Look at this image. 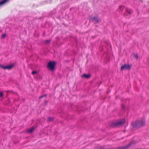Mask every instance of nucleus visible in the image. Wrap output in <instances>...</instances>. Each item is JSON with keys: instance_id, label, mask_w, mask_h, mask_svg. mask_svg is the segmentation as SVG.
<instances>
[{"instance_id": "nucleus-3", "label": "nucleus", "mask_w": 149, "mask_h": 149, "mask_svg": "<svg viewBox=\"0 0 149 149\" xmlns=\"http://www.w3.org/2000/svg\"><path fill=\"white\" fill-rule=\"evenodd\" d=\"M55 63L54 62H49L47 65L48 68L50 70H52L54 69Z\"/></svg>"}, {"instance_id": "nucleus-10", "label": "nucleus", "mask_w": 149, "mask_h": 149, "mask_svg": "<svg viewBox=\"0 0 149 149\" xmlns=\"http://www.w3.org/2000/svg\"><path fill=\"white\" fill-rule=\"evenodd\" d=\"M125 8V7L123 6H119L118 10L120 12H122L123 10Z\"/></svg>"}, {"instance_id": "nucleus-2", "label": "nucleus", "mask_w": 149, "mask_h": 149, "mask_svg": "<svg viewBox=\"0 0 149 149\" xmlns=\"http://www.w3.org/2000/svg\"><path fill=\"white\" fill-rule=\"evenodd\" d=\"M125 120L124 119H123L120 120L112 123L111 126L112 127H114L117 126L121 125L125 123Z\"/></svg>"}, {"instance_id": "nucleus-1", "label": "nucleus", "mask_w": 149, "mask_h": 149, "mask_svg": "<svg viewBox=\"0 0 149 149\" xmlns=\"http://www.w3.org/2000/svg\"><path fill=\"white\" fill-rule=\"evenodd\" d=\"M145 124V120L144 119L138 120L132 123V125L134 127H139L143 126Z\"/></svg>"}, {"instance_id": "nucleus-12", "label": "nucleus", "mask_w": 149, "mask_h": 149, "mask_svg": "<svg viewBox=\"0 0 149 149\" xmlns=\"http://www.w3.org/2000/svg\"><path fill=\"white\" fill-rule=\"evenodd\" d=\"M53 120V118L51 117H48L47 120V121L48 122H50L52 121Z\"/></svg>"}, {"instance_id": "nucleus-11", "label": "nucleus", "mask_w": 149, "mask_h": 149, "mask_svg": "<svg viewBox=\"0 0 149 149\" xmlns=\"http://www.w3.org/2000/svg\"><path fill=\"white\" fill-rule=\"evenodd\" d=\"M34 130L33 127H31L27 130V132L29 133L31 132Z\"/></svg>"}, {"instance_id": "nucleus-5", "label": "nucleus", "mask_w": 149, "mask_h": 149, "mask_svg": "<svg viewBox=\"0 0 149 149\" xmlns=\"http://www.w3.org/2000/svg\"><path fill=\"white\" fill-rule=\"evenodd\" d=\"M130 68V66L128 65L125 64L122 66L121 67V70H123L126 69H128Z\"/></svg>"}, {"instance_id": "nucleus-6", "label": "nucleus", "mask_w": 149, "mask_h": 149, "mask_svg": "<svg viewBox=\"0 0 149 149\" xmlns=\"http://www.w3.org/2000/svg\"><path fill=\"white\" fill-rule=\"evenodd\" d=\"M132 10L130 9L125 8V12L124 14L125 15H128L132 13Z\"/></svg>"}, {"instance_id": "nucleus-13", "label": "nucleus", "mask_w": 149, "mask_h": 149, "mask_svg": "<svg viewBox=\"0 0 149 149\" xmlns=\"http://www.w3.org/2000/svg\"><path fill=\"white\" fill-rule=\"evenodd\" d=\"M46 95H41L40 96H39V99H41L43 97H46Z\"/></svg>"}, {"instance_id": "nucleus-20", "label": "nucleus", "mask_w": 149, "mask_h": 149, "mask_svg": "<svg viewBox=\"0 0 149 149\" xmlns=\"http://www.w3.org/2000/svg\"><path fill=\"white\" fill-rule=\"evenodd\" d=\"M136 58H137L138 56H136Z\"/></svg>"}, {"instance_id": "nucleus-7", "label": "nucleus", "mask_w": 149, "mask_h": 149, "mask_svg": "<svg viewBox=\"0 0 149 149\" xmlns=\"http://www.w3.org/2000/svg\"><path fill=\"white\" fill-rule=\"evenodd\" d=\"M91 75L89 74H83L81 75V77L82 78H84L86 79H89L91 77Z\"/></svg>"}, {"instance_id": "nucleus-14", "label": "nucleus", "mask_w": 149, "mask_h": 149, "mask_svg": "<svg viewBox=\"0 0 149 149\" xmlns=\"http://www.w3.org/2000/svg\"><path fill=\"white\" fill-rule=\"evenodd\" d=\"M6 34H3L1 36V38H5L6 36Z\"/></svg>"}, {"instance_id": "nucleus-15", "label": "nucleus", "mask_w": 149, "mask_h": 149, "mask_svg": "<svg viewBox=\"0 0 149 149\" xmlns=\"http://www.w3.org/2000/svg\"><path fill=\"white\" fill-rule=\"evenodd\" d=\"M37 72L36 71H33L32 72V74H34L36 73Z\"/></svg>"}, {"instance_id": "nucleus-8", "label": "nucleus", "mask_w": 149, "mask_h": 149, "mask_svg": "<svg viewBox=\"0 0 149 149\" xmlns=\"http://www.w3.org/2000/svg\"><path fill=\"white\" fill-rule=\"evenodd\" d=\"M100 19L97 17H94V23H97L99 22Z\"/></svg>"}, {"instance_id": "nucleus-4", "label": "nucleus", "mask_w": 149, "mask_h": 149, "mask_svg": "<svg viewBox=\"0 0 149 149\" xmlns=\"http://www.w3.org/2000/svg\"><path fill=\"white\" fill-rule=\"evenodd\" d=\"M13 66L14 65L13 64L6 66H4L3 69L10 70H11L13 67Z\"/></svg>"}, {"instance_id": "nucleus-16", "label": "nucleus", "mask_w": 149, "mask_h": 149, "mask_svg": "<svg viewBox=\"0 0 149 149\" xmlns=\"http://www.w3.org/2000/svg\"><path fill=\"white\" fill-rule=\"evenodd\" d=\"M3 96V93L2 92H0V97H2Z\"/></svg>"}, {"instance_id": "nucleus-19", "label": "nucleus", "mask_w": 149, "mask_h": 149, "mask_svg": "<svg viewBox=\"0 0 149 149\" xmlns=\"http://www.w3.org/2000/svg\"><path fill=\"white\" fill-rule=\"evenodd\" d=\"M47 42H50V40H47L46 41Z\"/></svg>"}, {"instance_id": "nucleus-9", "label": "nucleus", "mask_w": 149, "mask_h": 149, "mask_svg": "<svg viewBox=\"0 0 149 149\" xmlns=\"http://www.w3.org/2000/svg\"><path fill=\"white\" fill-rule=\"evenodd\" d=\"M9 0H1L0 1V6L4 4L6 2H8Z\"/></svg>"}, {"instance_id": "nucleus-17", "label": "nucleus", "mask_w": 149, "mask_h": 149, "mask_svg": "<svg viewBox=\"0 0 149 149\" xmlns=\"http://www.w3.org/2000/svg\"><path fill=\"white\" fill-rule=\"evenodd\" d=\"M4 66L2 65H0V68H1L3 69V68H4Z\"/></svg>"}, {"instance_id": "nucleus-18", "label": "nucleus", "mask_w": 149, "mask_h": 149, "mask_svg": "<svg viewBox=\"0 0 149 149\" xmlns=\"http://www.w3.org/2000/svg\"><path fill=\"white\" fill-rule=\"evenodd\" d=\"M121 107L123 109H124V108L125 106L123 104L122 105Z\"/></svg>"}]
</instances>
